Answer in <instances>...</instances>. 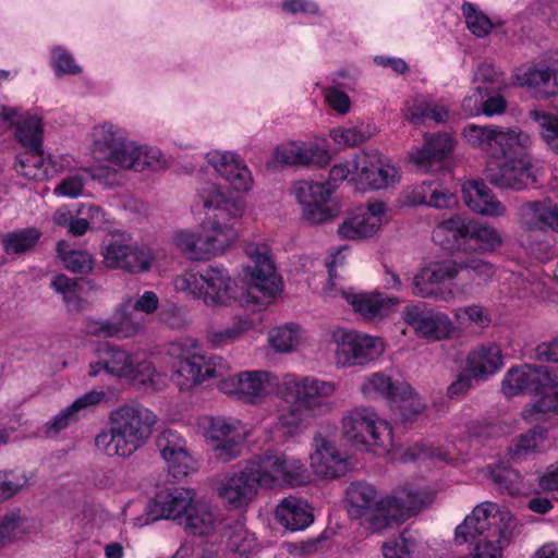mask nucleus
<instances>
[{"instance_id": "obj_1", "label": "nucleus", "mask_w": 558, "mask_h": 558, "mask_svg": "<svg viewBox=\"0 0 558 558\" xmlns=\"http://www.w3.org/2000/svg\"><path fill=\"white\" fill-rule=\"evenodd\" d=\"M156 423L148 408L123 404L110 412L109 429L96 436L95 445L108 457L129 458L146 444Z\"/></svg>"}, {"instance_id": "obj_2", "label": "nucleus", "mask_w": 558, "mask_h": 558, "mask_svg": "<svg viewBox=\"0 0 558 558\" xmlns=\"http://www.w3.org/2000/svg\"><path fill=\"white\" fill-rule=\"evenodd\" d=\"M277 393L287 404L276 428L282 436L293 437L303 432L312 416L329 411L335 386H277Z\"/></svg>"}, {"instance_id": "obj_3", "label": "nucleus", "mask_w": 558, "mask_h": 558, "mask_svg": "<svg viewBox=\"0 0 558 558\" xmlns=\"http://www.w3.org/2000/svg\"><path fill=\"white\" fill-rule=\"evenodd\" d=\"M229 371L227 362L218 355L205 356L192 354L178 363L170 380L173 384H202L206 380L219 379L231 384H272L278 377L267 371H245L226 378Z\"/></svg>"}, {"instance_id": "obj_4", "label": "nucleus", "mask_w": 558, "mask_h": 558, "mask_svg": "<svg viewBox=\"0 0 558 558\" xmlns=\"http://www.w3.org/2000/svg\"><path fill=\"white\" fill-rule=\"evenodd\" d=\"M347 440L355 448L375 454L388 453L395 446L392 427L371 408L357 407L342 418Z\"/></svg>"}, {"instance_id": "obj_5", "label": "nucleus", "mask_w": 558, "mask_h": 558, "mask_svg": "<svg viewBox=\"0 0 558 558\" xmlns=\"http://www.w3.org/2000/svg\"><path fill=\"white\" fill-rule=\"evenodd\" d=\"M203 205L205 208L213 209L214 213L206 217L201 228L205 231L214 255L220 256L239 238L235 226L242 217L243 208L238 202L227 198L214 185Z\"/></svg>"}, {"instance_id": "obj_6", "label": "nucleus", "mask_w": 558, "mask_h": 558, "mask_svg": "<svg viewBox=\"0 0 558 558\" xmlns=\"http://www.w3.org/2000/svg\"><path fill=\"white\" fill-rule=\"evenodd\" d=\"M514 519L509 511L501 510L497 504L484 501L477 505L464 521L456 526V543L473 542L475 538L492 536L495 530L506 527L513 531Z\"/></svg>"}, {"instance_id": "obj_7", "label": "nucleus", "mask_w": 558, "mask_h": 558, "mask_svg": "<svg viewBox=\"0 0 558 558\" xmlns=\"http://www.w3.org/2000/svg\"><path fill=\"white\" fill-rule=\"evenodd\" d=\"M198 425L206 441L213 447L215 459L220 462H229L240 456L243 433L239 420L204 416L199 420Z\"/></svg>"}, {"instance_id": "obj_8", "label": "nucleus", "mask_w": 558, "mask_h": 558, "mask_svg": "<svg viewBox=\"0 0 558 558\" xmlns=\"http://www.w3.org/2000/svg\"><path fill=\"white\" fill-rule=\"evenodd\" d=\"M102 262L107 268L120 269L129 274L147 271L153 264L150 248L132 243L123 235H112L101 246Z\"/></svg>"}, {"instance_id": "obj_9", "label": "nucleus", "mask_w": 558, "mask_h": 558, "mask_svg": "<svg viewBox=\"0 0 558 558\" xmlns=\"http://www.w3.org/2000/svg\"><path fill=\"white\" fill-rule=\"evenodd\" d=\"M529 153L489 160L484 169L487 182L498 189L522 191L536 182Z\"/></svg>"}, {"instance_id": "obj_10", "label": "nucleus", "mask_w": 558, "mask_h": 558, "mask_svg": "<svg viewBox=\"0 0 558 558\" xmlns=\"http://www.w3.org/2000/svg\"><path fill=\"white\" fill-rule=\"evenodd\" d=\"M244 253L250 260V264L244 268L250 283L268 298H275L279 294L282 282L276 271L270 247L266 243L248 242L245 245Z\"/></svg>"}, {"instance_id": "obj_11", "label": "nucleus", "mask_w": 558, "mask_h": 558, "mask_svg": "<svg viewBox=\"0 0 558 558\" xmlns=\"http://www.w3.org/2000/svg\"><path fill=\"white\" fill-rule=\"evenodd\" d=\"M348 513L352 519H365L372 532H378L391 524L395 515L385 511L384 501L376 500L374 486L356 482L347 489Z\"/></svg>"}, {"instance_id": "obj_12", "label": "nucleus", "mask_w": 558, "mask_h": 558, "mask_svg": "<svg viewBox=\"0 0 558 558\" xmlns=\"http://www.w3.org/2000/svg\"><path fill=\"white\" fill-rule=\"evenodd\" d=\"M292 194L302 207V216L310 223H323L339 213L331 203L332 191L327 183L299 181L292 186Z\"/></svg>"}, {"instance_id": "obj_13", "label": "nucleus", "mask_w": 558, "mask_h": 558, "mask_svg": "<svg viewBox=\"0 0 558 558\" xmlns=\"http://www.w3.org/2000/svg\"><path fill=\"white\" fill-rule=\"evenodd\" d=\"M502 244V235L494 226L473 218L456 217V251L484 254Z\"/></svg>"}, {"instance_id": "obj_14", "label": "nucleus", "mask_w": 558, "mask_h": 558, "mask_svg": "<svg viewBox=\"0 0 558 558\" xmlns=\"http://www.w3.org/2000/svg\"><path fill=\"white\" fill-rule=\"evenodd\" d=\"M385 352L381 338L363 332H344L338 341L337 362L344 367L363 366L377 360Z\"/></svg>"}, {"instance_id": "obj_15", "label": "nucleus", "mask_w": 558, "mask_h": 558, "mask_svg": "<svg viewBox=\"0 0 558 558\" xmlns=\"http://www.w3.org/2000/svg\"><path fill=\"white\" fill-rule=\"evenodd\" d=\"M453 290V263H430L418 274L412 282V293L423 299L437 298L449 300Z\"/></svg>"}, {"instance_id": "obj_16", "label": "nucleus", "mask_w": 558, "mask_h": 558, "mask_svg": "<svg viewBox=\"0 0 558 558\" xmlns=\"http://www.w3.org/2000/svg\"><path fill=\"white\" fill-rule=\"evenodd\" d=\"M194 493L190 489H174L167 493H158L145 509V524L157 520H173L182 525L183 518L193 509Z\"/></svg>"}, {"instance_id": "obj_17", "label": "nucleus", "mask_w": 558, "mask_h": 558, "mask_svg": "<svg viewBox=\"0 0 558 558\" xmlns=\"http://www.w3.org/2000/svg\"><path fill=\"white\" fill-rule=\"evenodd\" d=\"M402 318L417 335L432 340H441L451 331L449 317L440 312L428 310L425 303L405 306Z\"/></svg>"}, {"instance_id": "obj_18", "label": "nucleus", "mask_w": 558, "mask_h": 558, "mask_svg": "<svg viewBox=\"0 0 558 558\" xmlns=\"http://www.w3.org/2000/svg\"><path fill=\"white\" fill-rule=\"evenodd\" d=\"M157 445L173 477L186 476L196 469V460L190 452L186 440L178 432L163 430Z\"/></svg>"}, {"instance_id": "obj_19", "label": "nucleus", "mask_w": 558, "mask_h": 558, "mask_svg": "<svg viewBox=\"0 0 558 558\" xmlns=\"http://www.w3.org/2000/svg\"><path fill=\"white\" fill-rule=\"evenodd\" d=\"M314 452L311 454V466L315 474L323 477H340L351 468L347 452L339 450L336 445L316 435L314 438Z\"/></svg>"}, {"instance_id": "obj_20", "label": "nucleus", "mask_w": 558, "mask_h": 558, "mask_svg": "<svg viewBox=\"0 0 558 558\" xmlns=\"http://www.w3.org/2000/svg\"><path fill=\"white\" fill-rule=\"evenodd\" d=\"M386 206L381 202L369 203L338 227V234L345 240H364L373 236L380 228Z\"/></svg>"}, {"instance_id": "obj_21", "label": "nucleus", "mask_w": 558, "mask_h": 558, "mask_svg": "<svg viewBox=\"0 0 558 558\" xmlns=\"http://www.w3.org/2000/svg\"><path fill=\"white\" fill-rule=\"evenodd\" d=\"M354 172L362 184L385 189L397 179V169L381 160L377 151L363 153L354 159Z\"/></svg>"}, {"instance_id": "obj_22", "label": "nucleus", "mask_w": 558, "mask_h": 558, "mask_svg": "<svg viewBox=\"0 0 558 558\" xmlns=\"http://www.w3.org/2000/svg\"><path fill=\"white\" fill-rule=\"evenodd\" d=\"M274 159L286 166L325 167L330 162L331 157L327 149L317 144L287 142L275 148Z\"/></svg>"}, {"instance_id": "obj_23", "label": "nucleus", "mask_w": 558, "mask_h": 558, "mask_svg": "<svg viewBox=\"0 0 558 558\" xmlns=\"http://www.w3.org/2000/svg\"><path fill=\"white\" fill-rule=\"evenodd\" d=\"M259 487L243 465L240 471L228 477L219 487V496L234 509L248 506L258 495Z\"/></svg>"}, {"instance_id": "obj_24", "label": "nucleus", "mask_w": 558, "mask_h": 558, "mask_svg": "<svg viewBox=\"0 0 558 558\" xmlns=\"http://www.w3.org/2000/svg\"><path fill=\"white\" fill-rule=\"evenodd\" d=\"M205 304L230 305L238 298V284L228 269L210 265L205 269Z\"/></svg>"}, {"instance_id": "obj_25", "label": "nucleus", "mask_w": 558, "mask_h": 558, "mask_svg": "<svg viewBox=\"0 0 558 558\" xmlns=\"http://www.w3.org/2000/svg\"><path fill=\"white\" fill-rule=\"evenodd\" d=\"M519 216L525 230L558 232V204L549 198L522 204Z\"/></svg>"}, {"instance_id": "obj_26", "label": "nucleus", "mask_w": 558, "mask_h": 558, "mask_svg": "<svg viewBox=\"0 0 558 558\" xmlns=\"http://www.w3.org/2000/svg\"><path fill=\"white\" fill-rule=\"evenodd\" d=\"M182 526L193 535L207 537L211 544L223 539V531L229 526L217 513L207 507H193L191 512L183 518Z\"/></svg>"}, {"instance_id": "obj_27", "label": "nucleus", "mask_w": 558, "mask_h": 558, "mask_svg": "<svg viewBox=\"0 0 558 558\" xmlns=\"http://www.w3.org/2000/svg\"><path fill=\"white\" fill-rule=\"evenodd\" d=\"M531 145V136L520 129L494 125L492 148L488 150V155L492 157L490 160H500L527 153Z\"/></svg>"}, {"instance_id": "obj_28", "label": "nucleus", "mask_w": 558, "mask_h": 558, "mask_svg": "<svg viewBox=\"0 0 558 558\" xmlns=\"http://www.w3.org/2000/svg\"><path fill=\"white\" fill-rule=\"evenodd\" d=\"M462 199L468 208L476 214L501 217L506 207L483 181H469L462 185Z\"/></svg>"}, {"instance_id": "obj_29", "label": "nucleus", "mask_w": 558, "mask_h": 558, "mask_svg": "<svg viewBox=\"0 0 558 558\" xmlns=\"http://www.w3.org/2000/svg\"><path fill=\"white\" fill-rule=\"evenodd\" d=\"M502 357L499 345L495 343L480 345L469 353L465 373L469 378L486 380L489 375L502 367Z\"/></svg>"}, {"instance_id": "obj_30", "label": "nucleus", "mask_w": 558, "mask_h": 558, "mask_svg": "<svg viewBox=\"0 0 558 558\" xmlns=\"http://www.w3.org/2000/svg\"><path fill=\"white\" fill-rule=\"evenodd\" d=\"M380 393L387 399L390 409L398 414L402 421L410 422L421 413L425 404L414 392L412 386H376Z\"/></svg>"}, {"instance_id": "obj_31", "label": "nucleus", "mask_w": 558, "mask_h": 558, "mask_svg": "<svg viewBox=\"0 0 558 558\" xmlns=\"http://www.w3.org/2000/svg\"><path fill=\"white\" fill-rule=\"evenodd\" d=\"M275 517L282 526L291 532L302 531L314 521L308 504L296 496L281 499L276 507Z\"/></svg>"}, {"instance_id": "obj_32", "label": "nucleus", "mask_w": 558, "mask_h": 558, "mask_svg": "<svg viewBox=\"0 0 558 558\" xmlns=\"http://www.w3.org/2000/svg\"><path fill=\"white\" fill-rule=\"evenodd\" d=\"M209 163L235 191H247L252 183L251 172L235 155L225 151L209 157Z\"/></svg>"}, {"instance_id": "obj_33", "label": "nucleus", "mask_w": 558, "mask_h": 558, "mask_svg": "<svg viewBox=\"0 0 558 558\" xmlns=\"http://www.w3.org/2000/svg\"><path fill=\"white\" fill-rule=\"evenodd\" d=\"M341 294L355 312L367 319L387 316L399 302L397 298H389L381 293H351L342 291Z\"/></svg>"}, {"instance_id": "obj_34", "label": "nucleus", "mask_w": 558, "mask_h": 558, "mask_svg": "<svg viewBox=\"0 0 558 558\" xmlns=\"http://www.w3.org/2000/svg\"><path fill=\"white\" fill-rule=\"evenodd\" d=\"M276 488H294L308 482V473L303 460L281 451H275Z\"/></svg>"}, {"instance_id": "obj_35", "label": "nucleus", "mask_w": 558, "mask_h": 558, "mask_svg": "<svg viewBox=\"0 0 558 558\" xmlns=\"http://www.w3.org/2000/svg\"><path fill=\"white\" fill-rule=\"evenodd\" d=\"M107 355L104 362L90 363L88 371L90 377H96L99 373L105 372L117 378L137 380V371L126 351L117 347H108Z\"/></svg>"}, {"instance_id": "obj_36", "label": "nucleus", "mask_w": 558, "mask_h": 558, "mask_svg": "<svg viewBox=\"0 0 558 558\" xmlns=\"http://www.w3.org/2000/svg\"><path fill=\"white\" fill-rule=\"evenodd\" d=\"M520 85L537 99H546L558 93L556 70L549 68H530L520 77Z\"/></svg>"}, {"instance_id": "obj_37", "label": "nucleus", "mask_w": 558, "mask_h": 558, "mask_svg": "<svg viewBox=\"0 0 558 558\" xmlns=\"http://www.w3.org/2000/svg\"><path fill=\"white\" fill-rule=\"evenodd\" d=\"M173 241L178 250L191 260H208L216 257L202 228L201 232L178 230L173 234Z\"/></svg>"}, {"instance_id": "obj_38", "label": "nucleus", "mask_w": 558, "mask_h": 558, "mask_svg": "<svg viewBox=\"0 0 558 558\" xmlns=\"http://www.w3.org/2000/svg\"><path fill=\"white\" fill-rule=\"evenodd\" d=\"M501 384H558V366H514L507 372Z\"/></svg>"}, {"instance_id": "obj_39", "label": "nucleus", "mask_w": 558, "mask_h": 558, "mask_svg": "<svg viewBox=\"0 0 558 558\" xmlns=\"http://www.w3.org/2000/svg\"><path fill=\"white\" fill-rule=\"evenodd\" d=\"M547 439V430L543 427L532 428L513 439L508 448V456L512 462L519 463L543 451Z\"/></svg>"}, {"instance_id": "obj_40", "label": "nucleus", "mask_w": 558, "mask_h": 558, "mask_svg": "<svg viewBox=\"0 0 558 558\" xmlns=\"http://www.w3.org/2000/svg\"><path fill=\"white\" fill-rule=\"evenodd\" d=\"M453 150V140L450 134H440L426 141L421 149L411 154L412 161L423 169H428L433 161H440Z\"/></svg>"}, {"instance_id": "obj_41", "label": "nucleus", "mask_w": 558, "mask_h": 558, "mask_svg": "<svg viewBox=\"0 0 558 558\" xmlns=\"http://www.w3.org/2000/svg\"><path fill=\"white\" fill-rule=\"evenodd\" d=\"M275 463V451L270 450L252 457L244 465L259 489H276Z\"/></svg>"}, {"instance_id": "obj_42", "label": "nucleus", "mask_w": 558, "mask_h": 558, "mask_svg": "<svg viewBox=\"0 0 558 558\" xmlns=\"http://www.w3.org/2000/svg\"><path fill=\"white\" fill-rule=\"evenodd\" d=\"M40 238L41 232L31 227L5 233L1 243L7 254L21 255L33 251Z\"/></svg>"}, {"instance_id": "obj_43", "label": "nucleus", "mask_w": 558, "mask_h": 558, "mask_svg": "<svg viewBox=\"0 0 558 558\" xmlns=\"http://www.w3.org/2000/svg\"><path fill=\"white\" fill-rule=\"evenodd\" d=\"M57 253L65 269L74 274L92 272L95 259L87 251L73 250L64 240L57 243Z\"/></svg>"}, {"instance_id": "obj_44", "label": "nucleus", "mask_w": 558, "mask_h": 558, "mask_svg": "<svg viewBox=\"0 0 558 558\" xmlns=\"http://www.w3.org/2000/svg\"><path fill=\"white\" fill-rule=\"evenodd\" d=\"M513 531L511 529L495 530L489 537L480 538L471 554V558H502V549L509 544Z\"/></svg>"}, {"instance_id": "obj_45", "label": "nucleus", "mask_w": 558, "mask_h": 558, "mask_svg": "<svg viewBox=\"0 0 558 558\" xmlns=\"http://www.w3.org/2000/svg\"><path fill=\"white\" fill-rule=\"evenodd\" d=\"M93 146L105 158L125 138V132L112 123L105 122L93 129Z\"/></svg>"}, {"instance_id": "obj_46", "label": "nucleus", "mask_w": 558, "mask_h": 558, "mask_svg": "<svg viewBox=\"0 0 558 558\" xmlns=\"http://www.w3.org/2000/svg\"><path fill=\"white\" fill-rule=\"evenodd\" d=\"M29 476L21 469L0 470V505L29 486Z\"/></svg>"}, {"instance_id": "obj_47", "label": "nucleus", "mask_w": 558, "mask_h": 558, "mask_svg": "<svg viewBox=\"0 0 558 558\" xmlns=\"http://www.w3.org/2000/svg\"><path fill=\"white\" fill-rule=\"evenodd\" d=\"M43 145L25 147V150L16 156V165L20 166L22 175L37 180L45 175Z\"/></svg>"}, {"instance_id": "obj_48", "label": "nucleus", "mask_w": 558, "mask_h": 558, "mask_svg": "<svg viewBox=\"0 0 558 558\" xmlns=\"http://www.w3.org/2000/svg\"><path fill=\"white\" fill-rule=\"evenodd\" d=\"M44 126L36 114H26L16 122L15 137L24 146L43 145Z\"/></svg>"}, {"instance_id": "obj_49", "label": "nucleus", "mask_w": 558, "mask_h": 558, "mask_svg": "<svg viewBox=\"0 0 558 558\" xmlns=\"http://www.w3.org/2000/svg\"><path fill=\"white\" fill-rule=\"evenodd\" d=\"M130 310L131 299H126L117 306L111 317L118 340L132 338L141 330V324L133 319Z\"/></svg>"}, {"instance_id": "obj_50", "label": "nucleus", "mask_w": 558, "mask_h": 558, "mask_svg": "<svg viewBox=\"0 0 558 558\" xmlns=\"http://www.w3.org/2000/svg\"><path fill=\"white\" fill-rule=\"evenodd\" d=\"M405 117L415 124H420L425 120L442 123L448 120L449 110L437 102L420 101L408 108Z\"/></svg>"}, {"instance_id": "obj_51", "label": "nucleus", "mask_w": 558, "mask_h": 558, "mask_svg": "<svg viewBox=\"0 0 558 558\" xmlns=\"http://www.w3.org/2000/svg\"><path fill=\"white\" fill-rule=\"evenodd\" d=\"M222 533L223 538L227 537L228 548L239 554L241 557L251 553L256 544L254 535L240 522H236L234 525H231L229 522V526H227Z\"/></svg>"}, {"instance_id": "obj_52", "label": "nucleus", "mask_w": 558, "mask_h": 558, "mask_svg": "<svg viewBox=\"0 0 558 558\" xmlns=\"http://www.w3.org/2000/svg\"><path fill=\"white\" fill-rule=\"evenodd\" d=\"M529 117L537 123L543 141L558 154V117L542 110H531Z\"/></svg>"}, {"instance_id": "obj_53", "label": "nucleus", "mask_w": 558, "mask_h": 558, "mask_svg": "<svg viewBox=\"0 0 558 558\" xmlns=\"http://www.w3.org/2000/svg\"><path fill=\"white\" fill-rule=\"evenodd\" d=\"M205 270L203 272L185 270L173 279L175 291L185 293L205 302Z\"/></svg>"}, {"instance_id": "obj_54", "label": "nucleus", "mask_w": 558, "mask_h": 558, "mask_svg": "<svg viewBox=\"0 0 558 558\" xmlns=\"http://www.w3.org/2000/svg\"><path fill=\"white\" fill-rule=\"evenodd\" d=\"M253 326L254 324L251 319L239 317L231 327L221 330H208L206 332V340L213 347H222L235 340L243 332L252 329Z\"/></svg>"}, {"instance_id": "obj_55", "label": "nucleus", "mask_w": 558, "mask_h": 558, "mask_svg": "<svg viewBox=\"0 0 558 558\" xmlns=\"http://www.w3.org/2000/svg\"><path fill=\"white\" fill-rule=\"evenodd\" d=\"M387 504L400 507L402 517H410L424 508L426 498L418 490L409 486L398 490L393 498L387 500Z\"/></svg>"}, {"instance_id": "obj_56", "label": "nucleus", "mask_w": 558, "mask_h": 558, "mask_svg": "<svg viewBox=\"0 0 558 558\" xmlns=\"http://www.w3.org/2000/svg\"><path fill=\"white\" fill-rule=\"evenodd\" d=\"M541 387L543 389L538 391L539 399L522 412L525 421L533 422L536 413L558 412V386Z\"/></svg>"}, {"instance_id": "obj_57", "label": "nucleus", "mask_w": 558, "mask_h": 558, "mask_svg": "<svg viewBox=\"0 0 558 558\" xmlns=\"http://www.w3.org/2000/svg\"><path fill=\"white\" fill-rule=\"evenodd\" d=\"M462 12L468 29L476 37L487 36L495 26L490 19L472 3L465 2Z\"/></svg>"}, {"instance_id": "obj_58", "label": "nucleus", "mask_w": 558, "mask_h": 558, "mask_svg": "<svg viewBox=\"0 0 558 558\" xmlns=\"http://www.w3.org/2000/svg\"><path fill=\"white\" fill-rule=\"evenodd\" d=\"M141 156V146L126 137L108 155L109 162L122 168L135 171L137 158Z\"/></svg>"}, {"instance_id": "obj_59", "label": "nucleus", "mask_w": 558, "mask_h": 558, "mask_svg": "<svg viewBox=\"0 0 558 558\" xmlns=\"http://www.w3.org/2000/svg\"><path fill=\"white\" fill-rule=\"evenodd\" d=\"M301 339L300 327L287 324L271 330L269 341L279 352H289L298 345Z\"/></svg>"}, {"instance_id": "obj_60", "label": "nucleus", "mask_w": 558, "mask_h": 558, "mask_svg": "<svg viewBox=\"0 0 558 558\" xmlns=\"http://www.w3.org/2000/svg\"><path fill=\"white\" fill-rule=\"evenodd\" d=\"M493 130L494 125L480 126L471 123L462 129L461 138L471 147L488 154L492 148Z\"/></svg>"}, {"instance_id": "obj_61", "label": "nucleus", "mask_w": 558, "mask_h": 558, "mask_svg": "<svg viewBox=\"0 0 558 558\" xmlns=\"http://www.w3.org/2000/svg\"><path fill=\"white\" fill-rule=\"evenodd\" d=\"M220 391L229 398L244 403L258 404L267 397L265 386H219Z\"/></svg>"}, {"instance_id": "obj_62", "label": "nucleus", "mask_w": 558, "mask_h": 558, "mask_svg": "<svg viewBox=\"0 0 558 558\" xmlns=\"http://www.w3.org/2000/svg\"><path fill=\"white\" fill-rule=\"evenodd\" d=\"M118 400V397L110 390H90L85 395L78 397L71 404L72 409L80 415L84 416L92 408L107 403L112 404Z\"/></svg>"}, {"instance_id": "obj_63", "label": "nucleus", "mask_w": 558, "mask_h": 558, "mask_svg": "<svg viewBox=\"0 0 558 558\" xmlns=\"http://www.w3.org/2000/svg\"><path fill=\"white\" fill-rule=\"evenodd\" d=\"M490 476L499 489L509 495H515L522 488L521 475L509 466L501 464L494 466L490 471Z\"/></svg>"}, {"instance_id": "obj_64", "label": "nucleus", "mask_w": 558, "mask_h": 558, "mask_svg": "<svg viewBox=\"0 0 558 558\" xmlns=\"http://www.w3.org/2000/svg\"><path fill=\"white\" fill-rule=\"evenodd\" d=\"M415 547L414 542L407 532L402 533L398 539L384 543V558H411Z\"/></svg>"}]
</instances>
